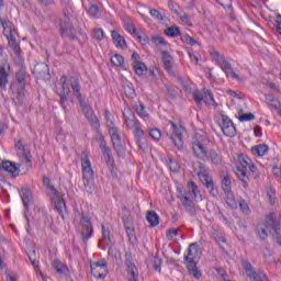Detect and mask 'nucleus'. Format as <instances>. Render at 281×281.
I'll use <instances>...</instances> for the list:
<instances>
[{
    "instance_id": "nucleus-14",
    "label": "nucleus",
    "mask_w": 281,
    "mask_h": 281,
    "mask_svg": "<svg viewBox=\"0 0 281 281\" xmlns=\"http://www.w3.org/2000/svg\"><path fill=\"white\" fill-rule=\"evenodd\" d=\"M125 267L127 271L128 281H139V272L137 271V266L133 262V254L125 252Z\"/></svg>"
},
{
    "instance_id": "nucleus-22",
    "label": "nucleus",
    "mask_w": 281,
    "mask_h": 281,
    "mask_svg": "<svg viewBox=\"0 0 281 281\" xmlns=\"http://www.w3.org/2000/svg\"><path fill=\"white\" fill-rule=\"evenodd\" d=\"M81 167L83 179H93V169L91 168V160H89V155L87 153L81 154Z\"/></svg>"
},
{
    "instance_id": "nucleus-23",
    "label": "nucleus",
    "mask_w": 281,
    "mask_h": 281,
    "mask_svg": "<svg viewBox=\"0 0 281 281\" xmlns=\"http://www.w3.org/2000/svg\"><path fill=\"white\" fill-rule=\"evenodd\" d=\"M161 60H162V67L166 69V71L169 74V76H177V72H175V69H172V63L173 58L172 55L168 50L161 52Z\"/></svg>"
},
{
    "instance_id": "nucleus-24",
    "label": "nucleus",
    "mask_w": 281,
    "mask_h": 281,
    "mask_svg": "<svg viewBox=\"0 0 281 281\" xmlns=\"http://www.w3.org/2000/svg\"><path fill=\"white\" fill-rule=\"evenodd\" d=\"M0 170H4L5 172L11 173V177H19L18 165L10 160L2 161V164L0 165Z\"/></svg>"
},
{
    "instance_id": "nucleus-46",
    "label": "nucleus",
    "mask_w": 281,
    "mask_h": 281,
    "mask_svg": "<svg viewBox=\"0 0 281 281\" xmlns=\"http://www.w3.org/2000/svg\"><path fill=\"white\" fill-rule=\"evenodd\" d=\"M111 63L114 67H122L124 65V57L122 55H114L111 57Z\"/></svg>"
},
{
    "instance_id": "nucleus-45",
    "label": "nucleus",
    "mask_w": 281,
    "mask_h": 281,
    "mask_svg": "<svg viewBox=\"0 0 281 281\" xmlns=\"http://www.w3.org/2000/svg\"><path fill=\"white\" fill-rule=\"evenodd\" d=\"M135 74H137V76H144V71L147 70L146 65L144 63H137L133 65Z\"/></svg>"
},
{
    "instance_id": "nucleus-3",
    "label": "nucleus",
    "mask_w": 281,
    "mask_h": 281,
    "mask_svg": "<svg viewBox=\"0 0 281 281\" xmlns=\"http://www.w3.org/2000/svg\"><path fill=\"white\" fill-rule=\"evenodd\" d=\"M193 172L199 177L201 183L205 186L206 190H209L211 196L218 195V189L214 187V180L210 177L207 172V167L202 162L193 164Z\"/></svg>"
},
{
    "instance_id": "nucleus-42",
    "label": "nucleus",
    "mask_w": 281,
    "mask_h": 281,
    "mask_svg": "<svg viewBox=\"0 0 281 281\" xmlns=\"http://www.w3.org/2000/svg\"><path fill=\"white\" fill-rule=\"evenodd\" d=\"M165 34L171 38H176V36H181V30L177 26H169L165 30Z\"/></svg>"
},
{
    "instance_id": "nucleus-26",
    "label": "nucleus",
    "mask_w": 281,
    "mask_h": 281,
    "mask_svg": "<svg viewBox=\"0 0 281 281\" xmlns=\"http://www.w3.org/2000/svg\"><path fill=\"white\" fill-rule=\"evenodd\" d=\"M205 161H210L213 166H221L223 164V156L215 149H210L206 154Z\"/></svg>"
},
{
    "instance_id": "nucleus-48",
    "label": "nucleus",
    "mask_w": 281,
    "mask_h": 281,
    "mask_svg": "<svg viewBox=\"0 0 281 281\" xmlns=\"http://www.w3.org/2000/svg\"><path fill=\"white\" fill-rule=\"evenodd\" d=\"M151 41L153 43H155V45H157V47H166V45H168V43H166V40H164V37L161 36H153Z\"/></svg>"
},
{
    "instance_id": "nucleus-5",
    "label": "nucleus",
    "mask_w": 281,
    "mask_h": 281,
    "mask_svg": "<svg viewBox=\"0 0 281 281\" xmlns=\"http://www.w3.org/2000/svg\"><path fill=\"white\" fill-rule=\"evenodd\" d=\"M0 23L3 27V35L9 41V46L14 52L15 56H21V46L16 43V30L11 21L0 19Z\"/></svg>"
},
{
    "instance_id": "nucleus-8",
    "label": "nucleus",
    "mask_w": 281,
    "mask_h": 281,
    "mask_svg": "<svg viewBox=\"0 0 281 281\" xmlns=\"http://www.w3.org/2000/svg\"><path fill=\"white\" fill-rule=\"evenodd\" d=\"M203 144H205V137L196 133L195 137L191 142V148L194 157H196V159H201V161H205V159H207L209 153Z\"/></svg>"
},
{
    "instance_id": "nucleus-52",
    "label": "nucleus",
    "mask_w": 281,
    "mask_h": 281,
    "mask_svg": "<svg viewBox=\"0 0 281 281\" xmlns=\"http://www.w3.org/2000/svg\"><path fill=\"white\" fill-rule=\"evenodd\" d=\"M150 16H153V19H156V21H164V15L161 14V12H159V10L157 9H151L149 11Z\"/></svg>"
},
{
    "instance_id": "nucleus-25",
    "label": "nucleus",
    "mask_w": 281,
    "mask_h": 281,
    "mask_svg": "<svg viewBox=\"0 0 281 281\" xmlns=\"http://www.w3.org/2000/svg\"><path fill=\"white\" fill-rule=\"evenodd\" d=\"M215 60L221 69L229 77V70H232V64L225 59V56L215 53Z\"/></svg>"
},
{
    "instance_id": "nucleus-18",
    "label": "nucleus",
    "mask_w": 281,
    "mask_h": 281,
    "mask_svg": "<svg viewBox=\"0 0 281 281\" xmlns=\"http://www.w3.org/2000/svg\"><path fill=\"white\" fill-rule=\"evenodd\" d=\"M81 236L83 243H87V240L93 236V226H91V220L85 214L81 215Z\"/></svg>"
},
{
    "instance_id": "nucleus-21",
    "label": "nucleus",
    "mask_w": 281,
    "mask_h": 281,
    "mask_svg": "<svg viewBox=\"0 0 281 281\" xmlns=\"http://www.w3.org/2000/svg\"><path fill=\"white\" fill-rule=\"evenodd\" d=\"M123 117L126 128H135L139 124V121L135 117V112L128 106L124 108Z\"/></svg>"
},
{
    "instance_id": "nucleus-36",
    "label": "nucleus",
    "mask_w": 281,
    "mask_h": 281,
    "mask_svg": "<svg viewBox=\"0 0 281 281\" xmlns=\"http://www.w3.org/2000/svg\"><path fill=\"white\" fill-rule=\"evenodd\" d=\"M222 190L223 192H232V177L227 173L222 175Z\"/></svg>"
},
{
    "instance_id": "nucleus-6",
    "label": "nucleus",
    "mask_w": 281,
    "mask_h": 281,
    "mask_svg": "<svg viewBox=\"0 0 281 281\" xmlns=\"http://www.w3.org/2000/svg\"><path fill=\"white\" fill-rule=\"evenodd\" d=\"M216 124L221 127V131L223 135L226 137H236V126L234 125V122H232V119L224 114L223 112L217 113L215 116Z\"/></svg>"
},
{
    "instance_id": "nucleus-1",
    "label": "nucleus",
    "mask_w": 281,
    "mask_h": 281,
    "mask_svg": "<svg viewBox=\"0 0 281 281\" xmlns=\"http://www.w3.org/2000/svg\"><path fill=\"white\" fill-rule=\"evenodd\" d=\"M59 82L61 85V90L58 92V95L60 98L59 104L64 109V111L67 109V105H65V102H67V98H69V94L71 93V89H72L74 95H76V98L81 106V111H82L83 115L93 111L91 105H88L82 100V93L80 92V89H81L80 80L78 79V77L72 76L67 80V76H61ZM69 87L71 89H69Z\"/></svg>"
},
{
    "instance_id": "nucleus-53",
    "label": "nucleus",
    "mask_w": 281,
    "mask_h": 281,
    "mask_svg": "<svg viewBox=\"0 0 281 281\" xmlns=\"http://www.w3.org/2000/svg\"><path fill=\"white\" fill-rule=\"evenodd\" d=\"M239 122H251V120H256V115L254 113L241 114L238 117Z\"/></svg>"
},
{
    "instance_id": "nucleus-29",
    "label": "nucleus",
    "mask_w": 281,
    "mask_h": 281,
    "mask_svg": "<svg viewBox=\"0 0 281 281\" xmlns=\"http://www.w3.org/2000/svg\"><path fill=\"white\" fill-rule=\"evenodd\" d=\"M112 41L115 47H120L121 49H126V40L124 36L120 35L117 31H112Z\"/></svg>"
},
{
    "instance_id": "nucleus-10",
    "label": "nucleus",
    "mask_w": 281,
    "mask_h": 281,
    "mask_svg": "<svg viewBox=\"0 0 281 281\" xmlns=\"http://www.w3.org/2000/svg\"><path fill=\"white\" fill-rule=\"evenodd\" d=\"M98 142L101 153L105 159V164L106 166H109L111 172H113L115 170V159L111 154V148L106 146V140L104 139V136L102 134L99 135Z\"/></svg>"
},
{
    "instance_id": "nucleus-34",
    "label": "nucleus",
    "mask_w": 281,
    "mask_h": 281,
    "mask_svg": "<svg viewBox=\"0 0 281 281\" xmlns=\"http://www.w3.org/2000/svg\"><path fill=\"white\" fill-rule=\"evenodd\" d=\"M85 117L88 120L92 128H100V120H98V116H95L93 110L85 114Z\"/></svg>"
},
{
    "instance_id": "nucleus-20",
    "label": "nucleus",
    "mask_w": 281,
    "mask_h": 281,
    "mask_svg": "<svg viewBox=\"0 0 281 281\" xmlns=\"http://www.w3.org/2000/svg\"><path fill=\"white\" fill-rule=\"evenodd\" d=\"M53 202L55 203V210L60 214L61 218H65V214H67V204L59 191L53 193Z\"/></svg>"
},
{
    "instance_id": "nucleus-60",
    "label": "nucleus",
    "mask_w": 281,
    "mask_h": 281,
    "mask_svg": "<svg viewBox=\"0 0 281 281\" xmlns=\"http://www.w3.org/2000/svg\"><path fill=\"white\" fill-rule=\"evenodd\" d=\"M168 7L171 12H173L175 14H179V11L177 10V3H175V1L169 0Z\"/></svg>"
},
{
    "instance_id": "nucleus-44",
    "label": "nucleus",
    "mask_w": 281,
    "mask_h": 281,
    "mask_svg": "<svg viewBox=\"0 0 281 281\" xmlns=\"http://www.w3.org/2000/svg\"><path fill=\"white\" fill-rule=\"evenodd\" d=\"M83 190L88 194H93V179H83Z\"/></svg>"
},
{
    "instance_id": "nucleus-31",
    "label": "nucleus",
    "mask_w": 281,
    "mask_h": 281,
    "mask_svg": "<svg viewBox=\"0 0 281 281\" xmlns=\"http://www.w3.org/2000/svg\"><path fill=\"white\" fill-rule=\"evenodd\" d=\"M31 168H32V155L29 156V160L22 157V162L18 165V173L22 172V175H25L30 172Z\"/></svg>"
},
{
    "instance_id": "nucleus-43",
    "label": "nucleus",
    "mask_w": 281,
    "mask_h": 281,
    "mask_svg": "<svg viewBox=\"0 0 281 281\" xmlns=\"http://www.w3.org/2000/svg\"><path fill=\"white\" fill-rule=\"evenodd\" d=\"M166 165L168 166L169 170L171 172H179L180 170V166L178 161L172 160V158H169L168 160H166Z\"/></svg>"
},
{
    "instance_id": "nucleus-35",
    "label": "nucleus",
    "mask_w": 281,
    "mask_h": 281,
    "mask_svg": "<svg viewBox=\"0 0 281 281\" xmlns=\"http://www.w3.org/2000/svg\"><path fill=\"white\" fill-rule=\"evenodd\" d=\"M85 117L88 120L92 128H100V120H98V116H95L93 110L85 114Z\"/></svg>"
},
{
    "instance_id": "nucleus-38",
    "label": "nucleus",
    "mask_w": 281,
    "mask_h": 281,
    "mask_svg": "<svg viewBox=\"0 0 281 281\" xmlns=\"http://www.w3.org/2000/svg\"><path fill=\"white\" fill-rule=\"evenodd\" d=\"M21 199L24 207L27 210L30 207V203H32V192L27 189H22Z\"/></svg>"
},
{
    "instance_id": "nucleus-16",
    "label": "nucleus",
    "mask_w": 281,
    "mask_h": 281,
    "mask_svg": "<svg viewBox=\"0 0 281 281\" xmlns=\"http://www.w3.org/2000/svg\"><path fill=\"white\" fill-rule=\"evenodd\" d=\"M241 265L244 267V270L246 271V274L248 278L252 281H269V278H267V274L260 271H255L254 267L251 266V262L247 260H241Z\"/></svg>"
},
{
    "instance_id": "nucleus-9",
    "label": "nucleus",
    "mask_w": 281,
    "mask_h": 281,
    "mask_svg": "<svg viewBox=\"0 0 281 281\" xmlns=\"http://www.w3.org/2000/svg\"><path fill=\"white\" fill-rule=\"evenodd\" d=\"M169 124L172 132H167V136L173 142L178 150H183V126L177 125L172 121H169Z\"/></svg>"
},
{
    "instance_id": "nucleus-11",
    "label": "nucleus",
    "mask_w": 281,
    "mask_h": 281,
    "mask_svg": "<svg viewBox=\"0 0 281 281\" xmlns=\"http://www.w3.org/2000/svg\"><path fill=\"white\" fill-rule=\"evenodd\" d=\"M91 274L97 280H104L105 276H109V266L105 259H100L94 262H90Z\"/></svg>"
},
{
    "instance_id": "nucleus-62",
    "label": "nucleus",
    "mask_w": 281,
    "mask_h": 281,
    "mask_svg": "<svg viewBox=\"0 0 281 281\" xmlns=\"http://www.w3.org/2000/svg\"><path fill=\"white\" fill-rule=\"evenodd\" d=\"M270 109H274V111L278 112V115L281 116V103H270Z\"/></svg>"
},
{
    "instance_id": "nucleus-59",
    "label": "nucleus",
    "mask_w": 281,
    "mask_h": 281,
    "mask_svg": "<svg viewBox=\"0 0 281 281\" xmlns=\"http://www.w3.org/2000/svg\"><path fill=\"white\" fill-rule=\"evenodd\" d=\"M98 12H100V9H98V5H91L88 10V14H90V16H95Z\"/></svg>"
},
{
    "instance_id": "nucleus-61",
    "label": "nucleus",
    "mask_w": 281,
    "mask_h": 281,
    "mask_svg": "<svg viewBox=\"0 0 281 281\" xmlns=\"http://www.w3.org/2000/svg\"><path fill=\"white\" fill-rule=\"evenodd\" d=\"M228 76H232L233 79L238 80V82L243 81L240 76H238V74H236V71H234V68H231V70H228Z\"/></svg>"
},
{
    "instance_id": "nucleus-39",
    "label": "nucleus",
    "mask_w": 281,
    "mask_h": 281,
    "mask_svg": "<svg viewBox=\"0 0 281 281\" xmlns=\"http://www.w3.org/2000/svg\"><path fill=\"white\" fill-rule=\"evenodd\" d=\"M135 111L136 114L140 116L142 120H144L145 122H148V120H150V115L146 111V106H144V104L139 103L138 105H136Z\"/></svg>"
},
{
    "instance_id": "nucleus-27",
    "label": "nucleus",
    "mask_w": 281,
    "mask_h": 281,
    "mask_svg": "<svg viewBox=\"0 0 281 281\" xmlns=\"http://www.w3.org/2000/svg\"><path fill=\"white\" fill-rule=\"evenodd\" d=\"M266 227H271L273 232H280V222L276 221V214L269 213L266 218Z\"/></svg>"
},
{
    "instance_id": "nucleus-37",
    "label": "nucleus",
    "mask_w": 281,
    "mask_h": 281,
    "mask_svg": "<svg viewBox=\"0 0 281 281\" xmlns=\"http://www.w3.org/2000/svg\"><path fill=\"white\" fill-rule=\"evenodd\" d=\"M146 218L150 227H157V225H159V215H157V212L148 211Z\"/></svg>"
},
{
    "instance_id": "nucleus-55",
    "label": "nucleus",
    "mask_w": 281,
    "mask_h": 281,
    "mask_svg": "<svg viewBox=\"0 0 281 281\" xmlns=\"http://www.w3.org/2000/svg\"><path fill=\"white\" fill-rule=\"evenodd\" d=\"M92 37L97 41H102V38H104V31H102V29H95L92 33Z\"/></svg>"
},
{
    "instance_id": "nucleus-19",
    "label": "nucleus",
    "mask_w": 281,
    "mask_h": 281,
    "mask_svg": "<svg viewBox=\"0 0 281 281\" xmlns=\"http://www.w3.org/2000/svg\"><path fill=\"white\" fill-rule=\"evenodd\" d=\"M27 77V70L24 67H21L15 74V82L18 85V95L23 98L25 95V78Z\"/></svg>"
},
{
    "instance_id": "nucleus-57",
    "label": "nucleus",
    "mask_w": 281,
    "mask_h": 281,
    "mask_svg": "<svg viewBox=\"0 0 281 281\" xmlns=\"http://www.w3.org/2000/svg\"><path fill=\"white\" fill-rule=\"evenodd\" d=\"M239 209L241 210V212L244 214H249L250 210H249V204H247V201L245 200H240L239 202Z\"/></svg>"
},
{
    "instance_id": "nucleus-64",
    "label": "nucleus",
    "mask_w": 281,
    "mask_h": 281,
    "mask_svg": "<svg viewBox=\"0 0 281 281\" xmlns=\"http://www.w3.org/2000/svg\"><path fill=\"white\" fill-rule=\"evenodd\" d=\"M272 173L274 175V177L280 178L281 177V169L279 167H273L272 168Z\"/></svg>"
},
{
    "instance_id": "nucleus-32",
    "label": "nucleus",
    "mask_w": 281,
    "mask_h": 281,
    "mask_svg": "<svg viewBox=\"0 0 281 281\" xmlns=\"http://www.w3.org/2000/svg\"><path fill=\"white\" fill-rule=\"evenodd\" d=\"M53 269H55L56 273H58V276H67L69 268H67V266H65V263L60 262V260L55 259L53 261Z\"/></svg>"
},
{
    "instance_id": "nucleus-33",
    "label": "nucleus",
    "mask_w": 281,
    "mask_h": 281,
    "mask_svg": "<svg viewBox=\"0 0 281 281\" xmlns=\"http://www.w3.org/2000/svg\"><path fill=\"white\" fill-rule=\"evenodd\" d=\"M251 153L252 155H257V157H265L269 153V146L265 144L254 146L251 147Z\"/></svg>"
},
{
    "instance_id": "nucleus-63",
    "label": "nucleus",
    "mask_w": 281,
    "mask_h": 281,
    "mask_svg": "<svg viewBox=\"0 0 281 281\" xmlns=\"http://www.w3.org/2000/svg\"><path fill=\"white\" fill-rule=\"evenodd\" d=\"M276 23H277V32H278V34L281 35V14H278V15H277V21H276Z\"/></svg>"
},
{
    "instance_id": "nucleus-13",
    "label": "nucleus",
    "mask_w": 281,
    "mask_h": 281,
    "mask_svg": "<svg viewBox=\"0 0 281 281\" xmlns=\"http://www.w3.org/2000/svg\"><path fill=\"white\" fill-rule=\"evenodd\" d=\"M193 99H194L195 104H198V106H201V104H203V102L207 106H214V108L217 106L216 101L214 100V95L212 94V91H210V90H204V92L194 91Z\"/></svg>"
},
{
    "instance_id": "nucleus-40",
    "label": "nucleus",
    "mask_w": 281,
    "mask_h": 281,
    "mask_svg": "<svg viewBox=\"0 0 281 281\" xmlns=\"http://www.w3.org/2000/svg\"><path fill=\"white\" fill-rule=\"evenodd\" d=\"M133 128L136 143L138 144L139 148H142V145L139 144V142H142V137H144V130H142V123H138V125Z\"/></svg>"
},
{
    "instance_id": "nucleus-2",
    "label": "nucleus",
    "mask_w": 281,
    "mask_h": 281,
    "mask_svg": "<svg viewBox=\"0 0 281 281\" xmlns=\"http://www.w3.org/2000/svg\"><path fill=\"white\" fill-rule=\"evenodd\" d=\"M199 196L201 199V191H199V187L194 181H189L187 183V189L184 191H179L178 199L181 201L186 212H188L190 216L196 214V209L194 207L192 199H199Z\"/></svg>"
},
{
    "instance_id": "nucleus-49",
    "label": "nucleus",
    "mask_w": 281,
    "mask_h": 281,
    "mask_svg": "<svg viewBox=\"0 0 281 281\" xmlns=\"http://www.w3.org/2000/svg\"><path fill=\"white\" fill-rule=\"evenodd\" d=\"M43 183L49 190L50 194H56V192H58V190H56V188H54V186H52V181L49 180V178L44 177Z\"/></svg>"
},
{
    "instance_id": "nucleus-4",
    "label": "nucleus",
    "mask_w": 281,
    "mask_h": 281,
    "mask_svg": "<svg viewBox=\"0 0 281 281\" xmlns=\"http://www.w3.org/2000/svg\"><path fill=\"white\" fill-rule=\"evenodd\" d=\"M199 251V244L193 243L190 244L188 248V254L184 256V265H187V269L190 276H193L196 280L201 278V271L196 268V254Z\"/></svg>"
},
{
    "instance_id": "nucleus-54",
    "label": "nucleus",
    "mask_w": 281,
    "mask_h": 281,
    "mask_svg": "<svg viewBox=\"0 0 281 281\" xmlns=\"http://www.w3.org/2000/svg\"><path fill=\"white\" fill-rule=\"evenodd\" d=\"M124 91L127 98H133L135 95V88L131 83L124 88Z\"/></svg>"
},
{
    "instance_id": "nucleus-12",
    "label": "nucleus",
    "mask_w": 281,
    "mask_h": 281,
    "mask_svg": "<svg viewBox=\"0 0 281 281\" xmlns=\"http://www.w3.org/2000/svg\"><path fill=\"white\" fill-rule=\"evenodd\" d=\"M112 146L119 157H124V145H122V135L116 126L109 127Z\"/></svg>"
},
{
    "instance_id": "nucleus-17",
    "label": "nucleus",
    "mask_w": 281,
    "mask_h": 281,
    "mask_svg": "<svg viewBox=\"0 0 281 281\" xmlns=\"http://www.w3.org/2000/svg\"><path fill=\"white\" fill-rule=\"evenodd\" d=\"M10 63H8V58H4L0 64V89H4L8 87L10 82Z\"/></svg>"
},
{
    "instance_id": "nucleus-41",
    "label": "nucleus",
    "mask_w": 281,
    "mask_h": 281,
    "mask_svg": "<svg viewBox=\"0 0 281 281\" xmlns=\"http://www.w3.org/2000/svg\"><path fill=\"white\" fill-rule=\"evenodd\" d=\"M124 27L128 34L135 35L137 34V29L131 19L124 20Z\"/></svg>"
},
{
    "instance_id": "nucleus-50",
    "label": "nucleus",
    "mask_w": 281,
    "mask_h": 281,
    "mask_svg": "<svg viewBox=\"0 0 281 281\" xmlns=\"http://www.w3.org/2000/svg\"><path fill=\"white\" fill-rule=\"evenodd\" d=\"M149 135L154 142H159L161 139V131H159V128L150 130Z\"/></svg>"
},
{
    "instance_id": "nucleus-51",
    "label": "nucleus",
    "mask_w": 281,
    "mask_h": 281,
    "mask_svg": "<svg viewBox=\"0 0 281 281\" xmlns=\"http://www.w3.org/2000/svg\"><path fill=\"white\" fill-rule=\"evenodd\" d=\"M104 117L106 120V125L109 128L115 126V123L113 122V116L111 115V112H109V110L104 111Z\"/></svg>"
},
{
    "instance_id": "nucleus-7",
    "label": "nucleus",
    "mask_w": 281,
    "mask_h": 281,
    "mask_svg": "<svg viewBox=\"0 0 281 281\" xmlns=\"http://www.w3.org/2000/svg\"><path fill=\"white\" fill-rule=\"evenodd\" d=\"M239 164L237 165L236 175L241 181L243 188L247 189L249 186V176L247 175V168L251 164V159L243 154L238 156Z\"/></svg>"
},
{
    "instance_id": "nucleus-30",
    "label": "nucleus",
    "mask_w": 281,
    "mask_h": 281,
    "mask_svg": "<svg viewBox=\"0 0 281 281\" xmlns=\"http://www.w3.org/2000/svg\"><path fill=\"white\" fill-rule=\"evenodd\" d=\"M224 200L228 207H231L232 210H236V207H238V203L236 202V198L234 196V191L224 192Z\"/></svg>"
},
{
    "instance_id": "nucleus-56",
    "label": "nucleus",
    "mask_w": 281,
    "mask_h": 281,
    "mask_svg": "<svg viewBox=\"0 0 281 281\" xmlns=\"http://www.w3.org/2000/svg\"><path fill=\"white\" fill-rule=\"evenodd\" d=\"M216 273L221 277L222 281H232L227 279V272H225V269L223 268H215Z\"/></svg>"
},
{
    "instance_id": "nucleus-28",
    "label": "nucleus",
    "mask_w": 281,
    "mask_h": 281,
    "mask_svg": "<svg viewBox=\"0 0 281 281\" xmlns=\"http://www.w3.org/2000/svg\"><path fill=\"white\" fill-rule=\"evenodd\" d=\"M14 144H15V149L19 151V155H21V157H23V159H27V161H30L31 154H30L29 149L25 148V145H23V140L15 139Z\"/></svg>"
},
{
    "instance_id": "nucleus-47",
    "label": "nucleus",
    "mask_w": 281,
    "mask_h": 281,
    "mask_svg": "<svg viewBox=\"0 0 281 281\" xmlns=\"http://www.w3.org/2000/svg\"><path fill=\"white\" fill-rule=\"evenodd\" d=\"M180 38H181L182 43H187V45H191V47L199 44V42L196 40H194L193 37H191L188 34L181 35Z\"/></svg>"
},
{
    "instance_id": "nucleus-58",
    "label": "nucleus",
    "mask_w": 281,
    "mask_h": 281,
    "mask_svg": "<svg viewBox=\"0 0 281 281\" xmlns=\"http://www.w3.org/2000/svg\"><path fill=\"white\" fill-rule=\"evenodd\" d=\"M103 240H111V232L102 225Z\"/></svg>"
},
{
    "instance_id": "nucleus-15",
    "label": "nucleus",
    "mask_w": 281,
    "mask_h": 281,
    "mask_svg": "<svg viewBox=\"0 0 281 281\" xmlns=\"http://www.w3.org/2000/svg\"><path fill=\"white\" fill-rule=\"evenodd\" d=\"M58 26H59V32L61 36H67L68 38H70V41H76L78 38L76 35L69 34L71 30H74V26L71 25L69 15H67V13H65L59 19Z\"/></svg>"
}]
</instances>
